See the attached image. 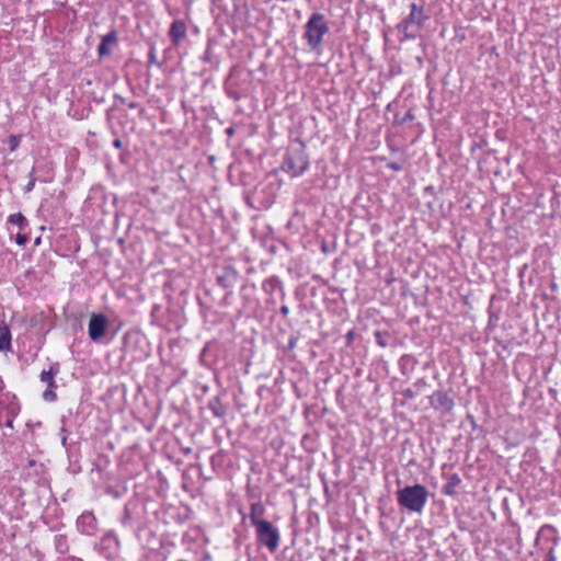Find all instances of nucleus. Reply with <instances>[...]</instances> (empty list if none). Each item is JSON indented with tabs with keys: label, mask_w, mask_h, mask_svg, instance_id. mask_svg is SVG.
Masks as SVG:
<instances>
[{
	"label": "nucleus",
	"mask_w": 561,
	"mask_h": 561,
	"mask_svg": "<svg viewBox=\"0 0 561 561\" xmlns=\"http://www.w3.org/2000/svg\"><path fill=\"white\" fill-rule=\"evenodd\" d=\"M11 334L7 325H0V351L8 350L10 347Z\"/></svg>",
	"instance_id": "4468645a"
},
{
	"label": "nucleus",
	"mask_w": 561,
	"mask_h": 561,
	"mask_svg": "<svg viewBox=\"0 0 561 561\" xmlns=\"http://www.w3.org/2000/svg\"><path fill=\"white\" fill-rule=\"evenodd\" d=\"M427 497L428 491L421 484L408 485L397 492L398 504L410 513L421 514Z\"/></svg>",
	"instance_id": "f03ea898"
},
{
	"label": "nucleus",
	"mask_w": 561,
	"mask_h": 561,
	"mask_svg": "<svg viewBox=\"0 0 561 561\" xmlns=\"http://www.w3.org/2000/svg\"><path fill=\"white\" fill-rule=\"evenodd\" d=\"M168 35L174 46L181 44V42L186 37V24L183 20H175L170 25Z\"/></svg>",
	"instance_id": "0eeeda50"
},
{
	"label": "nucleus",
	"mask_w": 561,
	"mask_h": 561,
	"mask_svg": "<svg viewBox=\"0 0 561 561\" xmlns=\"http://www.w3.org/2000/svg\"><path fill=\"white\" fill-rule=\"evenodd\" d=\"M8 222L18 226L19 230L24 231L28 226V221L21 213H15L9 216Z\"/></svg>",
	"instance_id": "ddd939ff"
},
{
	"label": "nucleus",
	"mask_w": 561,
	"mask_h": 561,
	"mask_svg": "<svg viewBox=\"0 0 561 561\" xmlns=\"http://www.w3.org/2000/svg\"><path fill=\"white\" fill-rule=\"evenodd\" d=\"M263 514H264V507L261 503H253L251 505L250 518H251L252 524L255 527L257 526V523L265 522L264 519L261 518Z\"/></svg>",
	"instance_id": "f8f14e48"
},
{
	"label": "nucleus",
	"mask_w": 561,
	"mask_h": 561,
	"mask_svg": "<svg viewBox=\"0 0 561 561\" xmlns=\"http://www.w3.org/2000/svg\"><path fill=\"white\" fill-rule=\"evenodd\" d=\"M148 62L150 65H157L158 67H160L161 65L158 62L157 60V54H156V48L154 46L152 45L149 49V53H148Z\"/></svg>",
	"instance_id": "f3484780"
},
{
	"label": "nucleus",
	"mask_w": 561,
	"mask_h": 561,
	"mask_svg": "<svg viewBox=\"0 0 561 561\" xmlns=\"http://www.w3.org/2000/svg\"><path fill=\"white\" fill-rule=\"evenodd\" d=\"M309 167V157L306 151V146L300 140L290 142L287 147L282 170L288 173L291 178L302 175Z\"/></svg>",
	"instance_id": "f257e3e1"
},
{
	"label": "nucleus",
	"mask_w": 561,
	"mask_h": 561,
	"mask_svg": "<svg viewBox=\"0 0 561 561\" xmlns=\"http://www.w3.org/2000/svg\"><path fill=\"white\" fill-rule=\"evenodd\" d=\"M128 107H129V108H137V107H138V103H136V102H129V103H128Z\"/></svg>",
	"instance_id": "5701e85b"
},
{
	"label": "nucleus",
	"mask_w": 561,
	"mask_h": 561,
	"mask_svg": "<svg viewBox=\"0 0 561 561\" xmlns=\"http://www.w3.org/2000/svg\"><path fill=\"white\" fill-rule=\"evenodd\" d=\"M389 168H390L391 170H393V171H399V170H401V165H400L399 163H397V162H392V163H390V164H389Z\"/></svg>",
	"instance_id": "412c9836"
},
{
	"label": "nucleus",
	"mask_w": 561,
	"mask_h": 561,
	"mask_svg": "<svg viewBox=\"0 0 561 561\" xmlns=\"http://www.w3.org/2000/svg\"><path fill=\"white\" fill-rule=\"evenodd\" d=\"M78 526L82 533L92 535L96 530V518L90 512L83 513L78 519Z\"/></svg>",
	"instance_id": "6e6552de"
},
{
	"label": "nucleus",
	"mask_w": 561,
	"mask_h": 561,
	"mask_svg": "<svg viewBox=\"0 0 561 561\" xmlns=\"http://www.w3.org/2000/svg\"><path fill=\"white\" fill-rule=\"evenodd\" d=\"M117 43V34L116 31H111L106 35L102 37V41L98 47V53L100 56H106L111 54L110 46L115 45Z\"/></svg>",
	"instance_id": "1a4fd4ad"
},
{
	"label": "nucleus",
	"mask_w": 561,
	"mask_h": 561,
	"mask_svg": "<svg viewBox=\"0 0 561 561\" xmlns=\"http://www.w3.org/2000/svg\"><path fill=\"white\" fill-rule=\"evenodd\" d=\"M256 536L260 543L266 546L271 551L278 547L279 534L270 522L257 523Z\"/></svg>",
	"instance_id": "39448f33"
},
{
	"label": "nucleus",
	"mask_w": 561,
	"mask_h": 561,
	"mask_svg": "<svg viewBox=\"0 0 561 561\" xmlns=\"http://www.w3.org/2000/svg\"><path fill=\"white\" fill-rule=\"evenodd\" d=\"M110 321L104 314L92 313L88 325L89 337L93 342H101L102 339L105 336Z\"/></svg>",
	"instance_id": "423d86ee"
},
{
	"label": "nucleus",
	"mask_w": 561,
	"mask_h": 561,
	"mask_svg": "<svg viewBox=\"0 0 561 561\" xmlns=\"http://www.w3.org/2000/svg\"><path fill=\"white\" fill-rule=\"evenodd\" d=\"M329 32V24L322 13H312L306 25L304 38L312 50H318L322 44L323 36Z\"/></svg>",
	"instance_id": "20e7f679"
},
{
	"label": "nucleus",
	"mask_w": 561,
	"mask_h": 561,
	"mask_svg": "<svg viewBox=\"0 0 561 561\" xmlns=\"http://www.w3.org/2000/svg\"><path fill=\"white\" fill-rule=\"evenodd\" d=\"M43 398L46 401H54L56 399V393L54 391H51L50 389H48V390L44 391Z\"/></svg>",
	"instance_id": "a211bd4d"
},
{
	"label": "nucleus",
	"mask_w": 561,
	"mask_h": 561,
	"mask_svg": "<svg viewBox=\"0 0 561 561\" xmlns=\"http://www.w3.org/2000/svg\"><path fill=\"white\" fill-rule=\"evenodd\" d=\"M428 19L424 5L413 2L410 4V13L397 25V28L403 34L404 39H415Z\"/></svg>",
	"instance_id": "7ed1b4c3"
},
{
	"label": "nucleus",
	"mask_w": 561,
	"mask_h": 561,
	"mask_svg": "<svg viewBox=\"0 0 561 561\" xmlns=\"http://www.w3.org/2000/svg\"><path fill=\"white\" fill-rule=\"evenodd\" d=\"M42 243V237L41 236H36L35 239H34V245H39Z\"/></svg>",
	"instance_id": "4be33fe9"
},
{
	"label": "nucleus",
	"mask_w": 561,
	"mask_h": 561,
	"mask_svg": "<svg viewBox=\"0 0 561 561\" xmlns=\"http://www.w3.org/2000/svg\"><path fill=\"white\" fill-rule=\"evenodd\" d=\"M432 404L437 409H442L443 411H450L454 407L453 400L443 392H435L432 396Z\"/></svg>",
	"instance_id": "9d476101"
},
{
	"label": "nucleus",
	"mask_w": 561,
	"mask_h": 561,
	"mask_svg": "<svg viewBox=\"0 0 561 561\" xmlns=\"http://www.w3.org/2000/svg\"><path fill=\"white\" fill-rule=\"evenodd\" d=\"M20 139L16 136L10 137V150L14 151L19 146Z\"/></svg>",
	"instance_id": "6ab92c4d"
},
{
	"label": "nucleus",
	"mask_w": 561,
	"mask_h": 561,
	"mask_svg": "<svg viewBox=\"0 0 561 561\" xmlns=\"http://www.w3.org/2000/svg\"><path fill=\"white\" fill-rule=\"evenodd\" d=\"M30 241V237L28 234L24 231H21L19 230V232L16 233L15 236V242L18 245H23L25 244L26 242Z\"/></svg>",
	"instance_id": "dca6fc26"
},
{
	"label": "nucleus",
	"mask_w": 561,
	"mask_h": 561,
	"mask_svg": "<svg viewBox=\"0 0 561 561\" xmlns=\"http://www.w3.org/2000/svg\"><path fill=\"white\" fill-rule=\"evenodd\" d=\"M113 146L116 148V149H121L123 147V142L119 138H116L114 139L113 141Z\"/></svg>",
	"instance_id": "aec40b11"
},
{
	"label": "nucleus",
	"mask_w": 561,
	"mask_h": 561,
	"mask_svg": "<svg viewBox=\"0 0 561 561\" xmlns=\"http://www.w3.org/2000/svg\"><path fill=\"white\" fill-rule=\"evenodd\" d=\"M282 312L286 314L288 312V308L286 306L282 307Z\"/></svg>",
	"instance_id": "b1692460"
},
{
	"label": "nucleus",
	"mask_w": 561,
	"mask_h": 561,
	"mask_svg": "<svg viewBox=\"0 0 561 561\" xmlns=\"http://www.w3.org/2000/svg\"><path fill=\"white\" fill-rule=\"evenodd\" d=\"M58 371H59L58 364L51 365L49 370H43L41 374L42 382L46 383L48 386V388H54L55 387L54 377L58 374Z\"/></svg>",
	"instance_id": "9b49d317"
},
{
	"label": "nucleus",
	"mask_w": 561,
	"mask_h": 561,
	"mask_svg": "<svg viewBox=\"0 0 561 561\" xmlns=\"http://www.w3.org/2000/svg\"><path fill=\"white\" fill-rule=\"evenodd\" d=\"M34 172H35V169L33 168L32 171L30 172L28 174V178H30V181L28 183L24 186V193L27 194L30 192L33 191L34 186H35V183H36V178L34 175Z\"/></svg>",
	"instance_id": "2eb2a0df"
}]
</instances>
